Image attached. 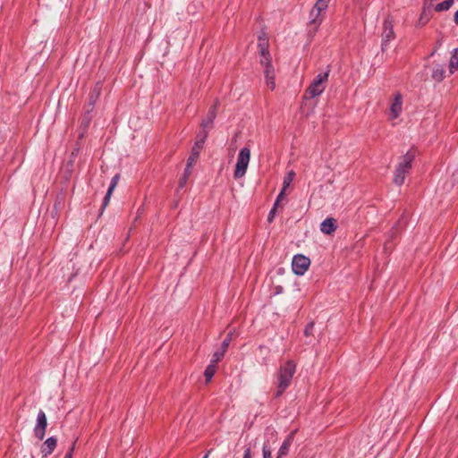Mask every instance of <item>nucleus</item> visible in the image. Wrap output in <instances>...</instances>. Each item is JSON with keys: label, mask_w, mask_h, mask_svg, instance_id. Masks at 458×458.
<instances>
[{"label": "nucleus", "mask_w": 458, "mask_h": 458, "mask_svg": "<svg viewBox=\"0 0 458 458\" xmlns=\"http://www.w3.org/2000/svg\"><path fill=\"white\" fill-rule=\"evenodd\" d=\"M295 371L296 364L293 360H286L280 365L276 375V397L280 396L290 386Z\"/></svg>", "instance_id": "nucleus-1"}, {"label": "nucleus", "mask_w": 458, "mask_h": 458, "mask_svg": "<svg viewBox=\"0 0 458 458\" xmlns=\"http://www.w3.org/2000/svg\"><path fill=\"white\" fill-rule=\"evenodd\" d=\"M330 0H317L310 12V30L314 33L318 30L319 25L324 20L325 13L328 7Z\"/></svg>", "instance_id": "nucleus-2"}, {"label": "nucleus", "mask_w": 458, "mask_h": 458, "mask_svg": "<svg viewBox=\"0 0 458 458\" xmlns=\"http://www.w3.org/2000/svg\"><path fill=\"white\" fill-rule=\"evenodd\" d=\"M414 157L412 152H407L400 157L394 176V182L396 185L401 186L404 182L405 175L410 172Z\"/></svg>", "instance_id": "nucleus-3"}, {"label": "nucleus", "mask_w": 458, "mask_h": 458, "mask_svg": "<svg viewBox=\"0 0 458 458\" xmlns=\"http://www.w3.org/2000/svg\"><path fill=\"white\" fill-rule=\"evenodd\" d=\"M329 72L330 70L328 69L325 72L318 73L313 79V81H311V83L305 91V98H314L324 92L328 81Z\"/></svg>", "instance_id": "nucleus-4"}, {"label": "nucleus", "mask_w": 458, "mask_h": 458, "mask_svg": "<svg viewBox=\"0 0 458 458\" xmlns=\"http://www.w3.org/2000/svg\"><path fill=\"white\" fill-rule=\"evenodd\" d=\"M250 160V149L247 147L242 148L237 156V161L233 172L234 179L242 178L248 169Z\"/></svg>", "instance_id": "nucleus-5"}, {"label": "nucleus", "mask_w": 458, "mask_h": 458, "mask_svg": "<svg viewBox=\"0 0 458 458\" xmlns=\"http://www.w3.org/2000/svg\"><path fill=\"white\" fill-rule=\"evenodd\" d=\"M310 266V259L301 254L295 255L293 259V272L297 276H302L306 273Z\"/></svg>", "instance_id": "nucleus-6"}, {"label": "nucleus", "mask_w": 458, "mask_h": 458, "mask_svg": "<svg viewBox=\"0 0 458 458\" xmlns=\"http://www.w3.org/2000/svg\"><path fill=\"white\" fill-rule=\"evenodd\" d=\"M453 3L454 0H426L420 19L426 16L430 8H434L437 12H443L448 10Z\"/></svg>", "instance_id": "nucleus-7"}, {"label": "nucleus", "mask_w": 458, "mask_h": 458, "mask_svg": "<svg viewBox=\"0 0 458 458\" xmlns=\"http://www.w3.org/2000/svg\"><path fill=\"white\" fill-rule=\"evenodd\" d=\"M394 38L393 21L387 18L384 21L383 33H382V50L384 51L387 44Z\"/></svg>", "instance_id": "nucleus-8"}, {"label": "nucleus", "mask_w": 458, "mask_h": 458, "mask_svg": "<svg viewBox=\"0 0 458 458\" xmlns=\"http://www.w3.org/2000/svg\"><path fill=\"white\" fill-rule=\"evenodd\" d=\"M47 426V416L43 411H40L38 414L37 424L34 428V435L39 440H42L44 438Z\"/></svg>", "instance_id": "nucleus-9"}, {"label": "nucleus", "mask_w": 458, "mask_h": 458, "mask_svg": "<svg viewBox=\"0 0 458 458\" xmlns=\"http://www.w3.org/2000/svg\"><path fill=\"white\" fill-rule=\"evenodd\" d=\"M261 40V38H259ZM259 53H260V64L264 66L265 70H267L268 68H273L271 65V58L268 52V44L264 39L263 41H260L259 44Z\"/></svg>", "instance_id": "nucleus-10"}, {"label": "nucleus", "mask_w": 458, "mask_h": 458, "mask_svg": "<svg viewBox=\"0 0 458 458\" xmlns=\"http://www.w3.org/2000/svg\"><path fill=\"white\" fill-rule=\"evenodd\" d=\"M403 110V98L400 93L394 95L393 103L390 106V119H396L399 117Z\"/></svg>", "instance_id": "nucleus-11"}, {"label": "nucleus", "mask_w": 458, "mask_h": 458, "mask_svg": "<svg viewBox=\"0 0 458 458\" xmlns=\"http://www.w3.org/2000/svg\"><path fill=\"white\" fill-rule=\"evenodd\" d=\"M203 148V140H197L194 146L191 148V155L188 158V167H191L199 157L200 150Z\"/></svg>", "instance_id": "nucleus-12"}, {"label": "nucleus", "mask_w": 458, "mask_h": 458, "mask_svg": "<svg viewBox=\"0 0 458 458\" xmlns=\"http://www.w3.org/2000/svg\"><path fill=\"white\" fill-rule=\"evenodd\" d=\"M216 106L217 102L215 103L214 106H212L207 114V117L201 122V128L204 130L211 129L213 125V122L216 116Z\"/></svg>", "instance_id": "nucleus-13"}, {"label": "nucleus", "mask_w": 458, "mask_h": 458, "mask_svg": "<svg viewBox=\"0 0 458 458\" xmlns=\"http://www.w3.org/2000/svg\"><path fill=\"white\" fill-rule=\"evenodd\" d=\"M336 221L335 218L328 217L326 218L321 224H320V230L325 234H331L336 230Z\"/></svg>", "instance_id": "nucleus-14"}, {"label": "nucleus", "mask_w": 458, "mask_h": 458, "mask_svg": "<svg viewBox=\"0 0 458 458\" xmlns=\"http://www.w3.org/2000/svg\"><path fill=\"white\" fill-rule=\"evenodd\" d=\"M56 444L57 440L55 437H48L41 446V453L43 454V457H47V455L52 454L55 448L56 447Z\"/></svg>", "instance_id": "nucleus-15"}, {"label": "nucleus", "mask_w": 458, "mask_h": 458, "mask_svg": "<svg viewBox=\"0 0 458 458\" xmlns=\"http://www.w3.org/2000/svg\"><path fill=\"white\" fill-rule=\"evenodd\" d=\"M119 178H120L119 174H115L112 178L110 186H109V188L107 190V192H106V194L105 196V199H104V201H103V208H106L108 205L110 198H111V195H112L114 190L115 189L117 183H118Z\"/></svg>", "instance_id": "nucleus-16"}, {"label": "nucleus", "mask_w": 458, "mask_h": 458, "mask_svg": "<svg viewBox=\"0 0 458 458\" xmlns=\"http://www.w3.org/2000/svg\"><path fill=\"white\" fill-rule=\"evenodd\" d=\"M264 73H265V79H266V83H267V87L271 90H274L276 88L274 68H268L267 70H264Z\"/></svg>", "instance_id": "nucleus-17"}, {"label": "nucleus", "mask_w": 458, "mask_h": 458, "mask_svg": "<svg viewBox=\"0 0 458 458\" xmlns=\"http://www.w3.org/2000/svg\"><path fill=\"white\" fill-rule=\"evenodd\" d=\"M292 442H293V436L287 437V438L284 441V443L282 444V445L278 451L277 458H283L284 456L287 455L290 446L292 445Z\"/></svg>", "instance_id": "nucleus-18"}, {"label": "nucleus", "mask_w": 458, "mask_h": 458, "mask_svg": "<svg viewBox=\"0 0 458 458\" xmlns=\"http://www.w3.org/2000/svg\"><path fill=\"white\" fill-rule=\"evenodd\" d=\"M458 70V48L454 49L449 61V71L451 73Z\"/></svg>", "instance_id": "nucleus-19"}, {"label": "nucleus", "mask_w": 458, "mask_h": 458, "mask_svg": "<svg viewBox=\"0 0 458 458\" xmlns=\"http://www.w3.org/2000/svg\"><path fill=\"white\" fill-rule=\"evenodd\" d=\"M216 364L210 363L207 367V369H205V372H204V376H205L207 383H208L212 379L213 376L216 373Z\"/></svg>", "instance_id": "nucleus-20"}, {"label": "nucleus", "mask_w": 458, "mask_h": 458, "mask_svg": "<svg viewBox=\"0 0 458 458\" xmlns=\"http://www.w3.org/2000/svg\"><path fill=\"white\" fill-rule=\"evenodd\" d=\"M294 177H295V173L293 170L287 172L286 175L284 178V182H283V189L284 190L286 191V189L290 186V184L293 181Z\"/></svg>", "instance_id": "nucleus-21"}, {"label": "nucleus", "mask_w": 458, "mask_h": 458, "mask_svg": "<svg viewBox=\"0 0 458 458\" xmlns=\"http://www.w3.org/2000/svg\"><path fill=\"white\" fill-rule=\"evenodd\" d=\"M226 351H224V349L220 348V350L216 351L213 354V358L211 360V363L216 364L225 355Z\"/></svg>", "instance_id": "nucleus-22"}, {"label": "nucleus", "mask_w": 458, "mask_h": 458, "mask_svg": "<svg viewBox=\"0 0 458 458\" xmlns=\"http://www.w3.org/2000/svg\"><path fill=\"white\" fill-rule=\"evenodd\" d=\"M444 70L441 68H436L433 70L432 77L437 81H442L444 78Z\"/></svg>", "instance_id": "nucleus-23"}, {"label": "nucleus", "mask_w": 458, "mask_h": 458, "mask_svg": "<svg viewBox=\"0 0 458 458\" xmlns=\"http://www.w3.org/2000/svg\"><path fill=\"white\" fill-rule=\"evenodd\" d=\"M313 328H314V323H313V322L309 323V324L306 326L305 329H304V335H305L306 336H310V335H312V332H313Z\"/></svg>", "instance_id": "nucleus-24"}, {"label": "nucleus", "mask_w": 458, "mask_h": 458, "mask_svg": "<svg viewBox=\"0 0 458 458\" xmlns=\"http://www.w3.org/2000/svg\"><path fill=\"white\" fill-rule=\"evenodd\" d=\"M208 135V131L202 129L199 133L197 135V140H202L203 144L205 143V140Z\"/></svg>", "instance_id": "nucleus-25"}, {"label": "nucleus", "mask_w": 458, "mask_h": 458, "mask_svg": "<svg viewBox=\"0 0 458 458\" xmlns=\"http://www.w3.org/2000/svg\"><path fill=\"white\" fill-rule=\"evenodd\" d=\"M263 458H272L271 449L267 445L263 446Z\"/></svg>", "instance_id": "nucleus-26"}, {"label": "nucleus", "mask_w": 458, "mask_h": 458, "mask_svg": "<svg viewBox=\"0 0 458 458\" xmlns=\"http://www.w3.org/2000/svg\"><path fill=\"white\" fill-rule=\"evenodd\" d=\"M231 342V334H228L226 338L223 341L221 348L226 351Z\"/></svg>", "instance_id": "nucleus-27"}, {"label": "nucleus", "mask_w": 458, "mask_h": 458, "mask_svg": "<svg viewBox=\"0 0 458 458\" xmlns=\"http://www.w3.org/2000/svg\"><path fill=\"white\" fill-rule=\"evenodd\" d=\"M276 207L277 206L274 205L273 208L270 210V212L268 214L267 220H268L269 223H271L273 221L274 217H275Z\"/></svg>", "instance_id": "nucleus-28"}, {"label": "nucleus", "mask_w": 458, "mask_h": 458, "mask_svg": "<svg viewBox=\"0 0 458 458\" xmlns=\"http://www.w3.org/2000/svg\"><path fill=\"white\" fill-rule=\"evenodd\" d=\"M284 191L285 190L282 189L281 192L279 193V195L277 196V199L275 202V206H277L279 204V202L281 201V199H284Z\"/></svg>", "instance_id": "nucleus-29"}, {"label": "nucleus", "mask_w": 458, "mask_h": 458, "mask_svg": "<svg viewBox=\"0 0 458 458\" xmlns=\"http://www.w3.org/2000/svg\"><path fill=\"white\" fill-rule=\"evenodd\" d=\"M98 95H99V89L96 88V89H94L93 94L90 96V100H91V102H93V101H94V99H95V98H97L98 97Z\"/></svg>", "instance_id": "nucleus-30"}, {"label": "nucleus", "mask_w": 458, "mask_h": 458, "mask_svg": "<svg viewBox=\"0 0 458 458\" xmlns=\"http://www.w3.org/2000/svg\"><path fill=\"white\" fill-rule=\"evenodd\" d=\"M251 457H252L251 450L250 447H247L244 451L243 458H251Z\"/></svg>", "instance_id": "nucleus-31"}, {"label": "nucleus", "mask_w": 458, "mask_h": 458, "mask_svg": "<svg viewBox=\"0 0 458 458\" xmlns=\"http://www.w3.org/2000/svg\"><path fill=\"white\" fill-rule=\"evenodd\" d=\"M187 177L183 175V177L180 180L179 182V187L180 188H183L186 184V182H187Z\"/></svg>", "instance_id": "nucleus-32"}, {"label": "nucleus", "mask_w": 458, "mask_h": 458, "mask_svg": "<svg viewBox=\"0 0 458 458\" xmlns=\"http://www.w3.org/2000/svg\"><path fill=\"white\" fill-rule=\"evenodd\" d=\"M74 443L73 445H72L71 449L69 450V452L65 454L64 458H72V453H73V450H74Z\"/></svg>", "instance_id": "nucleus-33"}, {"label": "nucleus", "mask_w": 458, "mask_h": 458, "mask_svg": "<svg viewBox=\"0 0 458 458\" xmlns=\"http://www.w3.org/2000/svg\"><path fill=\"white\" fill-rule=\"evenodd\" d=\"M191 171V167H188V165L186 166L185 168V171H184V176H186L187 178L190 176Z\"/></svg>", "instance_id": "nucleus-34"}, {"label": "nucleus", "mask_w": 458, "mask_h": 458, "mask_svg": "<svg viewBox=\"0 0 458 458\" xmlns=\"http://www.w3.org/2000/svg\"><path fill=\"white\" fill-rule=\"evenodd\" d=\"M454 21L458 24V11L454 13Z\"/></svg>", "instance_id": "nucleus-35"}, {"label": "nucleus", "mask_w": 458, "mask_h": 458, "mask_svg": "<svg viewBox=\"0 0 458 458\" xmlns=\"http://www.w3.org/2000/svg\"><path fill=\"white\" fill-rule=\"evenodd\" d=\"M208 454H206L203 458H208Z\"/></svg>", "instance_id": "nucleus-36"}]
</instances>
